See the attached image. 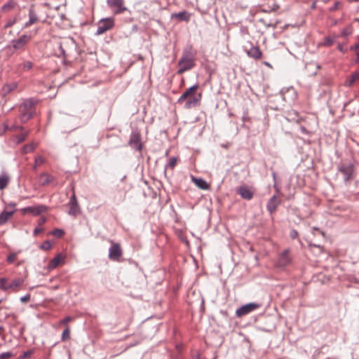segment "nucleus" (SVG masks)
Here are the masks:
<instances>
[{"label":"nucleus","instance_id":"f257e3e1","mask_svg":"<svg viewBox=\"0 0 359 359\" xmlns=\"http://www.w3.org/2000/svg\"><path fill=\"white\" fill-rule=\"evenodd\" d=\"M198 85L196 84L187 88L182 95L178 98L177 103H184L185 109H191L200 104L202 95L197 93Z\"/></svg>","mask_w":359,"mask_h":359},{"label":"nucleus","instance_id":"f03ea898","mask_svg":"<svg viewBox=\"0 0 359 359\" xmlns=\"http://www.w3.org/2000/svg\"><path fill=\"white\" fill-rule=\"evenodd\" d=\"M35 104L36 101L34 100L27 99L20 105V120L22 122H26L32 117Z\"/></svg>","mask_w":359,"mask_h":359},{"label":"nucleus","instance_id":"7ed1b4c3","mask_svg":"<svg viewBox=\"0 0 359 359\" xmlns=\"http://www.w3.org/2000/svg\"><path fill=\"white\" fill-rule=\"evenodd\" d=\"M195 65L194 58L190 54L186 53L182 55L178 62V74H182L186 71L190 70Z\"/></svg>","mask_w":359,"mask_h":359},{"label":"nucleus","instance_id":"20e7f679","mask_svg":"<svg viewBox=\"0 0 359 359\" xmlns=\"http://www.w3.org/2000/svg\"><path fill=\"white\" fill-rule=\"evenodd\" d=\"M114 26V20L112 18H107L100 20L96 34L100 35L108 30L111 29Z\"/></svg>","mask_w":359,"mask_h":359},{"label":"nucleus","instance_id":"39448f33","mask_svg":"<svg viewBox=\"0 0 359 359\" xmlns=\"http://www.w3.org/2000/svg\"><path fill=\"white\" fill-rule=\"evenodd\" d=\"M260 305L257 303H249L242 306L236 311V315L237 317H243L245 315L250 313L251 312L259 309Z\"/></svg>","mask_w":359,"mask_h":359},{"label":"nucleus","instance_id":"423d86ee","mask_svg":"<svg viewBox=\"0 0 359 359\" xmlns=\"http://www.w3.org/2000/svg\"><path fill=\"white\" fill-rule=\"evenodd\" d=\"M107 3L115 15L121 14L127 11V8L124 6V0H107Z\"/></svg>","mask_w":359,"mask_h":359},{"label":"nucleus","instance_id":"0eeeda50","mask_svg":"<svg viewBox=\"0 0 359 359\" xmlns=\"http://www.w3.org/2000/svg\"><path fill=\"white\" fill-rule=\"evenodd\" d=\"M122 250L120 244L112 243L109 250V258L111 260L118 262L122 256Z\"/></svg>","mask_w":359,"mask_h":359},{"label":"nucleus","instance_id":"6e6552de","mask_svg":"<svg viewBox=\"0 0 359 359\" xmlns=\"http://www.w3.org/2000/svg\"><path fill=\"white\" fill-rule=\"evenodd\" d=\"M339 170L344 175V180L346 181L353 177L354 169L353 165L351 163H342Z\"/></svg>","mask_w":359,"mask_h":359},{"label":"nucleus","instance_id":"1a4fd4ad","mask_svg":"<svg viewBox=\"0 0 359 359\" xmlns=\"http://www.w3.org/2000/svg\"><path fill=\"white\" fill-rule=\"evenodd\" d=\"M31 40V36L29 35H22L17 39L11 41L12 46L15 50H22L25 46Z\"/></svg>","mask_w":359,"mask_h":359},{"label":"nucleus","instance_id":"9d476101","mask_svg":"<svg viewBox=\"0 0 359 359\" xmlns=\"http://www.w3.org/2000/svg\"><path fill=\"white\" fill-rule=\"evenodd\" d=\"M291 263L292 257L290 251L289 250H285L278 257L277 266L279 267H285L290 265Z\"/></svg>","mask_w":359,"mask_h":359},{"label":"nucleus","instance_id":"9b49d317","mask_svg":"<svg viewBox=\"0 0 359 359\" xmlns=\"http://www.w3.org/2000/svg\"><path fill=\"white\" fill-rule=\"evenodd\" d=\"M129 144L132 148L137 151L142 150V144L141 142V137L139 133L134 132L132 133L129 141Z\"/></svg>","mask_w":359,"mask_h":359},{"label":"nucleus","instance_id":"f8f14e48","mask_svg":"<svg viewBox=\"0 0 359 359\" xmlns=\"http://www.w3.org/2000/svg\"><path fill=\"white\" fill-rule=\"evenodd\" d=\"M237 193L245 200H250L254 196L253 191L251 190L248 187L243 185L237 189Z\"/></svg>","mask_w":359,"mask_h":359},{"label":"nucleus","instance_id":"ddd939ff","mask_svg":"<svg viewBox=\"0 0 359 359\" xmlns=\"http://www.w3.org/2000/svg\"><path fill=\"white\" fill-rule=\"evenodd\" d=\"M280 203V199L276 196H273L270 198L267 203V210L270 213H273L276 211L277 207Z\"/></svg>","mask_w":359,"mask_h":359},{"label":"nucleus","instance_id":"4468645a","mask_svg":"<svg viewBox=\"0 0 359 359\" xmlns=\"http://www.w3.org/2000/svg\"><path fill=\"white\" fill-rule=\"evenodd\" d=\"M247 54L255 60H259L262 55V53L258 46H252L247 50Z\"/></svg>","mask_w":359,"mask_h":359},{"label":"nucleus","instance_id":"2eb2a0df","mask_svg":"<svg viewBox=\"0 0 359 359\" xmlns=\"http://www.w3.org/2000/svg\"><path fill=\"white\" fill-rule=\"evenodd\" d=\"M11 181L9 174L6 171H2L0 174V190L4 189Z\"/></svg>","mask_w":359,"mask_h":359},{"label":"nucleus","instance_id":"dca6fc26","mask_svg":"<svg viewBox=\"0 0 359 359\" xmlns=\"http://www.w3.org/2000/svg\"><path fill=\"white\" fill-rule=\"evenodd\" d=\"M45 210V207L43 205L35 206V207H27L22 210L23 213H31L34 215H38Z\"/></svg>","mask_w":359,"mask_h":359},{"label":"nucleus","instance_id":"f3484780","mask_svg":"<svg viewBox=\"0 0 359 359\" xmlns=\"http://www.w3.org/2000/svg\"><path fill=\"white\" fill-rule=\"evenodd\" d=\"M15 212V210H4L0 214V225L6 224Z\"/></svg>","mask_w":359,"mask_h":359},{"label":"nucleus","instance_id":"a211bd4d","mask_svg":"<svg viewBox=\"0 0 359 359\" xmlns=\"http://www.w3.org/2000/svg\"><path fill=\"white\" fill-rule=\"evenodd\" d=\"M64 262V257L61 254L56 255L53 259H51L48 264L49 269H53L57 267L60 264Z\"/></svg>","mask_w":359,"mask_h":359},{"label":"nucleus","instance_id":"6ab92c4d","mask_svg":"<svg viewBox=\"0 0 359 359\" xmlns=\"http://www.w3.org/2000/svg\"><path fill=\"white\" fill-rule=\"evenodd\" d=\"M70 205L69 213L76 215L79 212V208L74 195L71 198Z\"/></svg>","mask_w":359,"mask_h":359},{"label":"nucleus","instance_id":"aec40b11","mask_svg":"<svg viewBox=\"0 0 359 359\" xmlns=\"http://www.w3.org/2000/svg\"><path fill=\"white\" fill-rule=\"evenodd\" d=\"M17 87L18 83L16 82L5 84L2 88V90L4 92V95H6L11 93L12 91H13L14 90H15Z\"/></svg>","mask_w":359,"mask_h":359},{"label":"nucleus","instance_id":"412c9836","mask_svg":"<svg viewBox=\"0 0 359 359\" xmlns=\"http://www.w3.org/2000/svg\"><path fill=\"white\" fill-rule=\"evenodd\" d=\"M23 283V279L15 278L9 284H8V290L16 291L18 287H20Z\"/></svg>","mask_w":359,"mask_h":359},{"label":"nucleus","instance_id":"4be33fe9","mask_svg":"<svg viewBox=\"0 0 359 359\" xmlns=\"http://www.w3.org/2000/svg\"><path fill=\"white\" fill-rule=\"evenodd\" d=\"M29 20L25 24V27H29L30 25L36 23L38 21V18L34 11H33V9L32 8L29 10Z\"/></svg>","mask_w":359,"mask_h":359},{"label":"nucleus","instance_id":"5701e85b","mask_svg":"<svg viewBox=\"0 0 359 359\" xmlns=\"http://www.w3.org/2000/svg\"><path fill=\"white\" fill-rule=\"evenodd\" d=\"M192 180L194 182V184L200 189H203V190L208 189V184L203 179H198V178L193 177Z\"/></svg>","mask_w":359,"mask_h":359},{"label":"nucleus","instance_id":"b1692460","mask_svg":"<svg viewBox=\"0 0 359 359\" xmlns=\"http://www.w3.org/2000/svg\"><path fill=\"white\" fill-rule=\"evenodd\" d=\"M16 6L15 2L13 0H9L6 4H5L1 7V11L3 12H8L13 10Z\"/></svg>","mask_w":359,"mask_h":359},{"label":"nucleus","instance_id":"393cba45","mask_svg":"<svg viewBox=\"0 0 359 359\" xmlns=\"http://www.w3.org/2000/svg\"><path fill=\"white\" fill-rule=\"evenodd\" d=\"M36 147V144H34V143H32V144H29L25 145L22 148L21 154L22 155H25V154H27L30 153L31 151H32L35 149Z\"/></svg>","mask_w":359,"mask_h":359},{"label":"nucleus","instance_id":"a878e982","mask_svg":"<svg viewBox=\"0 0 359 359\" xmlns=\"http://www.w3.org/2000/svg\"><path fill=\"white\" fill-rule=\"evenodd\" d=\"M175 18L188 22L190 20V14L187 11L177 13L175 15Z\"/></svg>","mask_w":359,"mask_h":359},{"label":"nucleus","instance_id":"bb28decb","mask_svg":"<svg viewBox=\"0 0 359 359\" xmlns=\"http://www.w3.org/2000/svg\"><path fill=\"white\" fill-rule=\"evenodd\" d=\"M28 135V133H24L19 135H16L13 138V142L15 144H20L25 140Z\"/></svg>","mask_w":359,"mask_h":359},{"label":"nucleus","instance_id":"cd10ccee","mask_svg":"<svg viewBox=\"0 0 359 359\" xmlns=\"http://www.w3.org/2000/svg\"><path fill=\"white\" fill-rule=\"evenodd\" d=\"M356 81H358V76L355 75V73H353L351 77L346 80L345 84L346 86H351L353 85Z\"/></svg>","mask_w":359,"mask_h":359},{"label":"nucleus","instance_id":"c85d7f7f","mask_svg":"<svg viewBox=\"0 0 359 359\" xmlns=\"http://www.w3.org/2000/svg\"><path fill=\"white\" fill-rule=\"evenodd\" d=\"M64 231L59 229H56L49 233V234L53 235L55 238H61L64 235Z\"/></svg>","mask_w":359,"mask_h":359},{"label":"nucleus","instance_id":"c756f323","mask_svg":"<svg viewBox=\"0 0 359 359\" xmlns=\"http://www.w3.org/2000/svg\"><path fill=\"white\" fill-rule=\"evenodd\" d=\"M32 62L29 61L25 62L19 65L20 68H21L24 71L30 69L32 67Z\"/></svg>","mask_w":359,"mask_h":359},{"label":"nucleus","instance_id":"7c9ffc66","mask_svg":"<svg viewBox=\"0 0 359 359\" xmlns=\"http://www.w3.org/2000/svg\"><path fill=\"white\" fill-rule=\"evenodd\" d=\"M70 339V330L69 327H67L62 332V340L66 341Z\"/></svg>","mask_w":359,"mask_h":359},{"label":"nucleus","instance_id":"2f4dec72","mask_svg":"<svg viewBox=\"0 0 359 359\" xmlns=\"http://www.w3.org/2000/svg\"><path fill=\"white\" fill-rule=\"evenodd\" d=\"M7 280L5 278H0V288L4 291L8 290Z\"/></svg>","mask_w":359,"mask_h":359},{"label":"nucleus","instance_id":"473e14b6","mask_svg":"<svg viewBox=\"0 0 359 359\" xmlns=\"http://www.w3.org/2000/svg\"><path fill=\"white\" fill-rule=\"evenodd\" d=\"M18 252H12L7 257V262L9 264H13L16 259L17 255Z\"/></svg>","mask_w":359,"mask_h":359},{"label":"nucleus","instance_id":"72a5a7b5","mask_svg":"<svg viewBox=\"0 0 359 359\" xmlns=\"http://www.w3.org/2000/svg\"><path fill=\"white\" fill-rule=\"evenodd\" d=\"M57 50H55L53 54L54 55H56L57 56H61V55H65V50H63V48H62V46L60 43H58L57 44Z\"/></svg>","mask_w":359,"mask_h":359},{"label":"nucleus","instance_id":"f704fd0d","mask_svg":"<svg viewBox=\"0 0 359 359\" xmlns=\"http://www.w3.org/2000/svg\"><path fill=\"white\" fill-rule=\"evenodd\" d=\"M34 353V350H29L27 351L24 352L20 356V359H25L29 358Z\"/></svg>","mask_w":359,"mask_h":359},{"label":"nucleus","instance_id":"c9c22d12","mask_svg":"<svg viewBox=\"0 0 359 359\" xmlns=\"http://www.w3.org/2000/svg\"><path fill=\"white\" fill-rule=\"evenodd\" d=\"M13 356V353L11 352H5L0 353V359H9Z\"/></svg>","mask_w":359,"mask_h":359},{"label":"nucleus","instance_id":"e433bc0d","mask_svg":"<svg viewBox=\"0 0 359 359\" xmlns=\"http://www.w3.org/2000/svg\"><path fill=\"white\" fill-rule=\"evenodd\" d=\"M334 39L331 37H327L325 39L324 45L330 46L334 43Z\"/></svg>","mask_w":359,"mask_h":359},{"label":"nucleus","instance_id":"4c0bfd02","mask_svg":"<svg viewBox=\"0 0 359 359\" xmlns=\"http://www.w3.org/2000/svg\"><path fill=\"white\" fill-rule=\"evenodd\" d=\"M177 163V158H171L169 163H168V168L173 169Z\"/></svg>","mask_w":359,"mask_h":359},{"label":"nucleus","instance_id":"58836bf2","mask_svg":"<svg viewBox=\"0 0 359 359\" xmlns=\"http://www.w3.org/2000/svg\"><path fill=\"white\" fill-rule=\"evenodd\" d=\"M350 34H351V30L348 28H346V29H343V31L341 32L342 36L346 37Z\"/></svg>","mask_w":359,"mask_h":359},{"label":"nucleus","instance_id":"ea45409f","mask_svg":"<svg viewBox=\"0 0 359 359\" xmlns=\"http://www.w3.org/2000/svg\"><path fill=\"white\" fill-rule=\"evenodd\" d=\"M351 50L356 53L358 57H359V43L351 47Z\"/></svg>","mask_w":359,"mask_h":359},{"label":"nucleus","instance_id":"a19ab883","mask_svg":"<svg viewBox=\"0 0 359 359\" xmlns=\"http://www.w3.org/2000/svg\"><path fill=\"white\" fill-rule=\"evenodd\" d=\"M15 23V20H8V21L6 23V25H5L4 27H5L6 29L9 28V27H12Z\"/></svg>","mask_w":359,"mask_h":359},{"label":"nucleus","instance_id":"79ce46f5","mask_svg":"<svg viewBox=\"0 0 359 359\" xmlns=\"http://www.w3.org/2000/svg\"><path fill=\"white\" fill-rule=\"evenodd\" d=\"M338 50L341 53H346L347 51V48H345L343 44H339L337 46Z\"/></svg>","mask_w":359,"mask_h":359},{"label":"nucleus","instance_id":"37998d69","mask_svg":"<svg viewBox=\"0 0 359 359\" xmlns=\"http://www.w3.org/2000/svg\"><path fill=\"white\" fill-rule=\"evenodd\" d=\"M15 203H11L7 205L6 209V210H15Z\"/></svg>","mask_w":359,"mask_h":359},{"label":"nucleus","instance_id":"c03bdc74","mask_svg":"<svg viewBox=\"0 0 359 359\" xmlns=\"http://www.w3.org/2000/svg\"><path fill=\"white\" fill-rule=\"evenodd\" d=\"M29 298H30L29 295V294H27V295H25V296L22 297L20 298V301H21L22 302H27L29 300Z\"/></svg>","mask_w":359,"mask_h":359},{"label":"nucleus","instance_id":"a18cd8bd","mask_svg":"<svg viewBox=\"0 0 359 359\" xmlns=\"http://www.w3.org/2000/svg\"><path fill=\"white\" fill-rule=\"evenodd\" d=\"M72 320V318L68 316V317H66L65 318H64L63 320H61V323L62 324H67L68 323H69L70 321Z\"/></svg>","mask_w":359,"mask_h":359},{"label":"nucleus","instance_id":"49530a36","mask_svg":"<svg viewBox=\"0 0 359 359\" xmlns=\"http://www.w3.org/2000/svg\"><path fill=\"white\" fill-rule=\"evenodd\" d=\"M43 231V229L42 228H39V227H36L34 229V234L36 236L39 233Z\"/></svg>","mask_w":359,"mask_h":359},{"label":"nucleus","instance_id":"de8ad7c7","mask_svg":"<svg viewBox=\"0 0 359 359\" xmlns=\"http://www.w3.org/2000/svg\"><path fill=\"white\" fill-rule=\"evenodd\" d=\"M314 231H318L319 233H320L322 236H324V233L322 231H320V229H318V228H313V234H315Z\"/></svg>","mask_w":359,"mask_h":359},{"label":"nucleus","instance_id":"09e8293b","mask_svg":"<svg viewBox=\"0 0 359 359\" xmlns=\"http://www.w3.org/2000/svg\"><path fill=\"white\" fill-rule=\"evenodd\" d=\"M18 129H20L22 130V127L21 126H13L11 128V130H18Z\"/></svg>","mask_w":359,"mask_h":359},{"label":"nucleus","instance_id":"8fccbe9b","mask_svg":"<svg viewBox=\"0 0 359 359\" xmlns=\"http://www.w3.org/2000/svg\"><path fill=\"white\" fill-rule=\"evenodd\" d=\"M39 248L43 250H45V241H43V243H41L39 245Z\"/></svg>","mask_w":359,"mask_h":359},{"label":"nucleus","instance_id":"3c124183","mask_svg":"<svg viewBox=\"0 0 359 359\" xmlns=\"http://www.w3.org/2000/svg\"><path fill=\"white\" fill-rule=\"evenodd\" d=\"M43 161V158H36V164L41 163Z\"/></svg>","mask_w":359,"mask_h":359},{"label":"nucleus","instance_id":"603ef678","mask_svg":"<svg viewBox=\"0 0 359 359\" xmlns=\"http://www.w3.org/2000/svg\"><path fill=\"white\" fill-rule=\"evenodd\" d=\"M46 250L48 248H50V246H51V245L48 241H46Z\"/></svg>","mask_w":359,"mask_h":359},{"label":"nucleus","instance_id":"864d4df0","mask_svg":"<svg viewBox=\"0 0 359 359\" xmlns=\"http://www.w3.org/2000/svg\"><path fill=\"white\" fill-rule=\"evenodd\" d=\"M264 64L267 67H271V65L267 62H264Z\"/></svg>","mask_w":359,"mask_h":359},{"label":"nucleus","instance_id":"5fc2aeb1","mask_svg":"<svg viewBox=\"0 0 359 359\" xmlns=\"http://www.w3.org/2000/svg\"><path fill=\"white\" fill-rule=\"evenodd\" d=\"M41 220L42 222H45V217H42L41 218Z\"/></svg>","mask_w":359,"mask_h":359},{"label":"nucleus","instance_id":"6e6d98bb","mask_svg":"<svg viewBox=\"0 0 359 359\" xmlns=\"http://www.w3.org/2000/svg\"><path fill=\"white\" fill-rule=\"evenodd\" d=\"M355 75L358 76V81H359V72H355Z\"/></svg>","mask_w":359,"mask_h":359},{"label":"nucleus","instance_id":"4d7b16f0","mask_svg":"<svg viewBox=\"0 0 359 359\" xmlns=\"http://www.w3.org/2000/svg\"><path fill=\"white\" fill-rule=\"evenodd\" d=\"M274 187L278 191V187H277V185H276V182H275V184H274Z\"/></svg>","mask_w":359,"mask_h":359},{"label":"nucleus","instance_id":"13d9d810","mask_svg":"<svg viewBox=\"0 0 359 359\" xmlns=\"http://www.w3.org/2000/svg\"><path fill=\"white\" fill-rule=\"evenodd\" d=\"M46 183H48L49 182V180H48V178L47 177H46Z\"/></svg>","mask_w":359,"mask_h":359},{"label":"nucleus","instance_id":"bf43d9fd","mask_svg":"<svg viewBox=\"0 0 359 359\" xmlns=\"http://www.w3.org/2000/svg\"><path fill=\"white\" fill-rule=\"evenodd\" d=\"M314 247H318V248H320V245H313Z\"/></svg>","mask_w":359,"mask_h":359},{"label":"nucleus","instance_id":"052dcab7","mask_svg":"<svg viewBox=\"0 0 359 359\" xmlns=\"http://www.w3.org/2000/svg\"><path fill=\"white\" fill-rule=\"evenodd\" d=\"M358 62H359V57H358Z\"/></svg>","mask_w":359,"mask_h":359}]
</instances>
